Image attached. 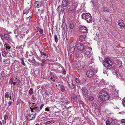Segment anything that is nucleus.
Masks as SVG:
<instances>
[{
  "label": "nucleus",
  "mask_w": 125,
  "mask_h": 125,
  "mask_svg": "<svg viewBox=\"0 0 125 125\" xmlns=\"http://www.w3.org/2000/svg\"><path fill=\"white\" fill-rule=\"evenodd\" d=\"M0 125H2L1 122L0 121Z\"/></svg>",
  "instance_id": "69168bd1"
},
{
  "label": "nucleus",
  "mask_w": 125,
  "mask_h": 125,
  "mask_svg": "<svg viewBox=\"0 0 125 125\" xmlns=\"http://www.w3.org/2000/svg\"><path fill=\"white\" fill-rule=\"evenodd\" d=\"M40 53H41V55H42H42H44V54L45 53V52H41V51H40Z\"/></svg>",
  "instance_id": "4d7b16f0"
},
{
  "label": "nucleus",
  "mask_w": 125,
  "mask_h": 125,
  "mask_svg": "<svg viewBox=\"0 0 125 125\" xmlns=\"http://www.w3.org/2000/svg\"><path fill=\"white\" fill-rule=\"evenodd\" d=\"M13 93H12V94H11V92L10 94L9 92H7L5 94V98H8L9 97L10 99H12V97L13 96Z\"/></svg>",
  "instance_id": "dca6fc26"
},
{
  "label": "nucleus",
  "mask_w": 125,
  "mask_h": 125,
  "mask_svg": "<svg viewBox=\"0 0 125 125\" xmlns=\"http://www.w3.org/2000/svg\"><path fill=\"white\" fill-rule=\"evenodd\" d=\"M4 46L6 49V50H7L8 49L9 51H10V49L11 47L9 44L7 43H5L4 45Z\"/></svg>",
  "instance_id": "b1692460"
},
{
  "label": "nucleus",
  "mask_w": 125,
  "mask_h": 125,
  "mask_svg": "<svg viewBox=\"0 0 125 125\" xmlns=\"http://www.w3.org/2000/svg\"><path fill=\"white\" fill-rule=\"evenodd\" d=\"M67 83L68 84L69 87L71 89H72L75 87V85L73 83V81H71V82L70 80H68Z\"/></svg>",
  "instance_id": "f8f14e48"
},
{
  "label": "nucleus",
  "mask_w": 125,
  "mask_h": 125,
  "mask_svg": "<svg viewBox=\"0 0 125 125\" xmlns=\"http://www.w3.org/2000/svg\"><path fill=\"white\" fill-rule=\"evenodd\" d=\"M60 90L62 92H64L65 90V87L63 85H61L60 87Z\"/></svg>",
  "instance_id": "c756f323"
},
{
  "label": "nucleus",
  "mask_w": 125,
  "mask_h": 125,
  "mask_svg": "<svg viewBox=\"0 0 125 125\" xmlns=\"http://www.w3.org/2000/svg\"><path fill=\"white\" fill-rule=\"evenodd\" d=\"M74 26L73 24H71L70 25V28L71 29H73V28Z\"/></svg>",
  "instance_id": "8fccbe9b"
},
{
  "label": "nucleus",
  "mask_w": 125,
  "mask_h": 125,
  "mask_svg": "<svg viewBox=\"0 0 125 125\" xmlns=\"http://www.w3.org/2000/svg\"><path fill=\"white\" fill-rule=\"evenodd\" d=\"M77 50L79 51H82L84 49V45L82 43H78L76 45Z\"/></svg>",
  "instance_id": "6e6552de"
},
{
  "label": "nucleus",
  "mask_w": 125,
  "mask_h": 125,
  "mask_svg": "<svg viewBox=\"0 0 125 125\" xmlns=\"http://www.w3.org/2000/svg\"><path fill=\"white\" fill-rule=\"evenodd\" d=\"M35 30L36 31L38 32L39 30V28L37 27L35 29Z\"/></svg>",
  "instance_id": "13d9d810"
},
{
  "label": "nucleus",
  "mask_w": 125,
  "mask_h": 125,
  "mask_svg": "<svg viewBox=\"0 0 125 125\" xmlns=\"http://www.w3.org/2000/svg\"><path fill=\"white\" fill-rule=\"evenodd\" d=\"M7 54V53L5 51H2V55L3 57H5Z\"/></svg>",
  "instance_id": "e433bc0d"
},
{
  "label": "nucleus",
  "mask_w": 125,
  "mask_h": 125,
  "mask_svg": "<svg viewBox=\"0 0 125 125\" xmlns=\"http://www.w3.org/2000/svg\"><path fill=\"white\" fill-rule=\"evenodd\" d=\"M4 118L5 120H6L8 119V115H5L4 116Z\"/></svg>",
  "instance_id": "49530a36"
},
{
  "label": "nucleus",
  "mask_w": 125,
  "mask_h": 125,
  "mask_svg": "<svg viewBox=\"0 0 125 125\" xmlns=\"http://www.w3.org/2000/svg\"><path fill=\"white\" fill-rule=\"evenodd\" d=\"M31 98L34 100L36 101L37 100V99L36 97V96H34V95H32Z\"/></svg>",
  "instance_id": "c03bdc74"
},
{
  "label": "nucleus",
  "mask_w": 125,
  "mask_h": 125,
  "mask_svg": "<svg viewBox=\"0 0 125 125\" xmlns=\"http://www.w3.org/2000/svg\"><path fill=\"white\" fill-rule=\"evenodd\" d=\"M76 46V45L74 44H73V45H71L70 46L69 48L70 51L71 53H74Z\"/></svg>",
  "instance_id": "f3484780"
},
{
  "label": "nucleus",
  "mask_w": 125,
  "mask_h": 125,
  "mask_svg": "<svg viewBox=\"0 0 125 125\" xmlns=\"http://www.w3.org/2000/svg\"><path fill=\"white\" fill-rule=\"evenodd\" d=\"M119 62V63H118L117 64L118 65H119V64H119V67H120V66H121L122 65V62L121 61H118Z\"/></svg>",
  "instance_id": "3c124183"
},
{
  "label": "nucleus",
  "mask_w": 125,
  "mask_h": 125,
  "mask_svg": "<svg viewBox=\"0 0 125 125\" xmlns=\"http://www.w3.org/2000/svg\"><path fill=\"white\" fill-rule=\"evenodd\" d=\"M35 125H39V124L38 123V124H36Z\"/></svg>",
  "instance_id": "774afa93"
},
{
  "label": "nucleus",
  "mask_w": 125,
  "mask_h": 125,
  "mask_svg": "<svg viewBox=\"0 0 125 125\" xmlns=\"http://www.w3.org/2000/svg\"><path fill=\"white\" fill-rule=\"evenodd\" d=\"M2 122L3 123H6V120H2Z\"/></svg>",
  "instance_id": "052dcab7"
},
{
  "label": "nucleus",
  "mask_w": 125,
  "mask_h": 125,
  "mask_svg": "<svg viewBox=\"0 0 125 125\" xmlns=\"http://www.w3.org/2000/svg\"><path fill=\"white\" fill-rule=\"evenodd\" d=\"M70 123H73L75 121V119L73 118L70 117L68 119Z\"/></svg>",
  "instance_id": "cd10ccee"
},
{
  "label": "nucleus",
  "mask_w": 125,
  "mask_h": 125,
  "mask_svg": "<svg viewBox=\"0 0 125 125\" xmlns=\"http://www.w3.org/2000/svg\"><path fill=\"white\" fill-rule=\"evenodd\" d=\"M12 103V102L10 101L8 103V104H9L8 106H10V105Z\"/></svg>",
  "instance_id": "864d4df0"
},
{
  "label": "nucleus",
  "mask_w": 125,
  "mask_h": 125,
  "mask_svg": "<svg viewBox=\"0 0 125 125\" xmlns=\"http://www.w3.org/2000/svg\"><path fill=\"white\" fill-rule=\"evenodd\" d=\"M106 125H110L111 124V123L110 121L107 120L106 122Z\"/></svg>",
  "instance_id": "ea45409f"
},
{
  "label": "nucleus",
  "mask_w": 125,
  "mask_h": 125,
  "mask_svg": "<svg viewBox=\"0 0 125 125\" xmlns=\"http://www.w3.org/2000/svg\"><path fill=\"white\" fill-rule=\"evenodd\" d=\"M85 36L84 35H81L79 37V40L80 41L83 42L85 40Z\"/></svg>",
  "instance_id": "412c9836"
},
{
  "label": "nucleus",
  "mask_w": 125,
  "mask_h": 125,
  "mask_svg": "<svg viewBox=\"0 0 125 125\" xmlns=\"http://www.w3.org/2000/svg\"><path fill=\"white\" fill-rule=\"evenodd\" d=\"M21 64L24 66H25L26 65V64L24 62V60L23 58H21Z\"/></svg>",
  "instance_id": "72a5a7b5"
},
{
  "label": "nucleus",
  "mask_w": 125,
  "mask_h": 125,
  "mask_svg": "<svg viewBox=\"0 0 125 125\" xmlns=\"http://www.w3.org/2000/svg\"><path fill=\"white\" fill-rule=\"evenodd\" d=\"M102 10L103 12H106L107 11L109 12V10L108 9H106L105 7H102Z\"/></svg>",
  "instance_id": "c85d7f7f"
},
{
  "label": "nucleus",
  "mask_w": 125,
  "mask_h": 125,
  "mask_svg": "<svg viewBox=\"0 0 125 125\" xmlns=\"http://www.w3.org/2000/svg\"><path fill=\"white\" fill-rule=\"evenodd\" d=\"M92 105L95 108H96L97 106V104L95 103H92Z\"/></svg>",
  "instance_id": "37998d69"
},
{
  "label": "nucleus",
  "mask_w": 125,
  "mask_h": 125,
  "mask_svg": "<svg viewBox=\"0 0 125 125\" xmlns=\"http://www.w3.org/2000/svg\"><path fill=\"white\" fill-rule=\"evenodd\" d=\"M76 67L77 69L79 71V72H83L85 69L84 65L82 64L78 63L76 65Z\"/></svg>",
  "instance_id": "423d86ee"
},
{
  "label": "nucleus",
  "mask_w": 125,
  "mask_h": 125,
  "mask_svg": "<svg viewBox=\"0 0 125 125\" xmlns=\"http://www.w3.org/2000/svg\"><path fill=\"white\" fill-rule=\"evenodd\" d=\"M121 121L122 124L124 125H125V119H123L121 120Z\"/></svg>",
  "instance_id": "58836bf2"
},
{
  "label": "nucleus",
  "mask_w": 125,
  "mask_h": 125,
  "mask_svg": "<svg viewBox=\"0 0 125 125\" xmlns=\"http://www.w3.org/2000/svg\"><path fill=\"white\" fill-rule=\"evenodd\" d=\"M49 78L51 80L53 81H55L57 79V77L54 73H51Z\"/></svg>",
  "instance_id": "ddd939ff"
},
{
  "label": "nucleus",
  "mask_w": 125,
  "mask_h": 125,
  "mask_svg": "<svg viewBox=\"0 0 125 125\" xmlns=\"http://www.w3.org/2000/svg\"><path fill=\"white\" fill-rule=\"evenodd\" d=\"M104 61L106 63L108 64V65L112 66V65L113 63L108 58H105L104 60Z\"/></svg>",
  "instance_id": "2eb2a0df"
},
{
  "label": "nucleus",
  "mask_w": 125,
  "mask_h": 125,
  "mask_svg": "<svg viewBox=\"0 0 125 125\" xmlns=\"http://www.w3.org/2000/svg\"><path fill=\"white\" fill-rule=\"evenodd\" d=\"M71 100L73 102H75L76 101V96L75 94H73L72 95Z\"/></svg>",
  "instance_id": "393cba45"
},
{
  "label": "nucleus",
  "mask_w": 125,
  "mask_h": 125,
  "mask_svg": "<svg viewBox=\"0 0 125 125\" xmlns=\"http://www.w3.org/2000/svg\"><path fill=\"white\" fill-rule=\"evenodd\" d=\"M77 6L78 4L77 3H73L71 7L69 8V10L73 12H74L76 11Z\"/></svg>",
  "instance_id": "39448f33"
},
{
  "label": "nucleus",
  "mask_w": 125,
  "mask_h": 125,
  "mask_svg": "<svg viewBox=\"0 0 125 125\" xmlns=\"http://www.w3.org/2000/svg\"><path fill=\"white\" fill-rule=\"evenodd\" d=\"M36 115V113L34 114V115L33 114H27L26 116V118L29 120L34 119Z\"/></svg>",
  "instance_id": "0eeeda50"
},
{
  "label": "nucleus",
  "mask_w": 125,
  "mask_h": 125,
  "mask_svg": "<svg viewBox=\"0 0 125 125\" xmlns=\"http://www.w3.org/2000/svg\"><path fill=\"white\" fill-rule=\"evenodd\" d=\"M28 61L30 62L34 63L35 62V60L34 58L32 59V60H31L30 59H28Z\"/></svg>",
  "instance_id": "c9c22d12"
},
{
  "label": "nucleus",
  "mask_w": 125,
  "mask_h": 125,
  "mask_svg": "<svg viewBox=\"0 0 125 125\" xmlns=\"http://www.w3.org/2000/svg\"><path fill=\"white\" fill-rule=\"evenodd\" d=\"M46 61V60H45L44 59H42L41 61V63H40L41 65L42 66H44L45 63Z\"/></svg>",
  "instance_id": "bb28decb"
},
{
  "label": "nucleus",
  "mask_w": 125,
  "mask_h": 125,
  "mask_svg": "<svg viewBox=\"0 0 125 125\" xmlns=\"http://www.w3.org/2000/svg\"><path fill=\"white\" fill-rule=\"evenodd\" d=\"M92 50L91 48L87 47L84 51V56L85 58V61L88 64H91L94 62V58L93 55Z\"/></svg>",
  "instance_id": "f257e3e1"
},
{
  "label": "nucleus",
  "mask_w": 125,
  "mask_h": 125,
  "mask_svg": "<svg viewBox=\"0 0 125 125\" xmlns=\"http://www.w3.org/2000/svg\"><path fill=\"white\" fill-rule=\"evenodd\" d=\"M43 97L44 99H45L46 96L45 95H43Z\"/></svg>",
  "instance_id": "0e129e2a"
},
{
  "label": "nucleus",
  "mask_w": 125,
  "mask_h": 125,
  "mask_svg": "<svg viewBox=\"0 0 125 125\" xmlns=\"http://www.w3.org/2000/svg\"><path fill=\"white\" fill-rule=\"evenodd\" d=\"M62 5H61L59 6L57 9V11L59 12H61L62 13L63 12L64 10V8Z\"/></svg>",
  "instance_id": "6ab92c4d"
},
{
  "label": "nucleus",
  "mask_w": 125,
  "mask_h": 125,
  "mask_svg": "<svg viewBox=\"0 0 125 125\" xmlns=\"http://www.w3.org/2000/svg\"><path fill=\"white\" fill-rule=\"evenodd\" d=\"M87 29L84 26H82L79 28V31L82 33H86L87 31Z\"/></svg>",
  "instance_id": "4468645a"
},
{
  "label": "nucleus",
  "mask_w": 125,
  "mask_h": 125,
  "mask_svg": "<svg viewBox=\"0 0 125 125\" xmlns=\"http://www.w3.org/2000/svg\"><path fill=\"white\" fill-rule=\"evenodd\" d=\"M88 97H86L90 100L92 101L94 100V98L92 96H90V94L89 93V95Z\"/></svg>",
  "instance_id": "473e14b6"
},
{
  "label": "nucleus",
  "mask_w": 125,
  "mask_h": 125,
  "mask_svg": "<svg viewBox=\"0 0 125 125\" xmlns=\"http://www.w3.org/2000/svg\"><path fill=\"white\" fill-rule=\"evenodd\" d=\"M31 16H29L28 17H26V19L27 20H29L31 19Z\"/></svg>",
  "instance_id": "6e6d98bb"
},
{
  "label": "nucleus",
  "mask_w": 125,
  "mask_h": 125,
  "mask_svg": "<svg viewBox=\"0 0 125 125\" xmlns=\"http://www.w3.org/2000/svg\"><path fill=\"white\" fill-rule=\"evenodd\" d=\"M68 0H62V4L63 7H65L68 6Z\"/></svg>",
  "instance_id": "a211bd4d"
},
{
  "label": "nucleus",
  "mask_w": 125,
  "mask_h": 125,
  "mask_svg": "<svg viewBox=\"0 0 125 125\" xmlns=\"http://www.w3.org/2000/svg\"><path fill=\"white\" fill-rule=\"evenodd\" d=\"M48 124H50V123L49 121H48L47 122H46L45 123V124L47 125Z\"/></svg>",
  "instance_id": "680f3d73"
},
{
  "label": "nucleus",
  "mask_w": 125,
  "mask_h": 125,
  "mask_svg": "<svg viewBox=\"0 0 125 125\" xmlns=\"http://www.w3.org/2000/svg\"><path fill=\"white\" fill-rule=\"evenodd\" d=\"M103 65H104V66H105V67H106V65H105V64H104V63L103 64Z\"/></svg>",
  "instance_id": "338daca9"
},
{
  "label": "nucleus",
  "mask_w": 125,
  "mask_h": 125,
  "mask_svg": "<svg viewBox=\"0 0 125 125\" xmlns=\"http://www.w3.org/2000/svg\"><path fill=\"white\" fill-rule=\"evenodd\" d=\"M118 23L119 26L120 27V28L123 27L125 26V24L123 23L122 20H120L118 22Z\"/></svg>",
  "instance_id": "aec40b11"
},
{
  "label": "nucleus",
  "mask_w": 125,
  "mask_h": 125,
  "mask_svg": "<svg viewBox=\"0 0 125 125\" xmlns=\"http://www.w3.org/2000/svg\"><path fill=\"white\" fill-rule=\"evenodd\" d=\"M59 125H64L63 123L62 122H60L59 124Z\"/></svg>",
  "instance_id": "bf43d9fd"
},
{
  "label": "nucleus",
  "mask_w": 125,
  "mask_h": 125,
  "mask_svg": "<svg viewBox=\"0 0 125 125\" xmlns=\"http://www.w3.org/2000/svg\"><path fill=\"white\" fill-rule=\"evenodd\" d=\"M66 73V72L65 71H64L63 73H62V74H63L64 75Z\"/></svg>",
  "instance_id": "e2e57ef3"
},
{
  "label": "nucleus",
  "mask_w": 125,
  "mask_h": 125,
  "mask_svg": "<svg viewBox=\"0 0 125 125\" xmlns=\"http://www.w3.org/2000/svg\"><path fill=\"white\" fill-rule=\"evenodd\" d=\"M74 80L76 83H80L81 81L78 78H75L74 79Z\"/></svg>",
  "instance_id": "2f4dec72"
},
{
  "label": "nucleus",
  "mask_w": 125,
  "mask_h": 125,
  "mask_svg": "<svg viewBox=\"0 0 125 125\" xmlns=\"http://www.w3.org/2000/svg\"><path fill=\"white\" fill-rule=\"evenodd\" d=\"M35 7L39 8L41 6V5L40 3H38L37 1H36L34 4Z\"/></svg>",
  "instance_id": "a878e982"
},
{
  "label": "nucleus",
  "mask_w": 125,
  "mask_h": 125,
  "mask_svg": "<svg viewBox=\"0 0 125 125\" xmlns=\"http://www.w3.org/2000/svg\"><path fill=\"white\" fill-rule=\"evenodd\" d=\"M50 124H52L55 122V120H52L50 121H49Z\"/></svg>",
  "instance_id": "09e8293b"
},
{
  "label": "nucleus",
  "mask_w": 125,
  "mask_h": 125,
  "mask_svg": "<svg viewBox=\"0 0 125 125\" xmlns=\"http://www.w3.org/2000/svg\"><path fill=\"white\" fill-rule=\"evenodd\" d=\"M62 103H63V104H62V105H64L65 104V103L66 104H67L70 103V102L69 101L67 100H65V99H63L62 100V101H61L60 102V104H62Z\"/></svg>",
  "instance_id": "4be33fe9"
},
{
  "label": "nucleus",
  "mask_w": 125,
  "mask_h": 125,
  "mask_svg": "<svg viewBox=\"0 0 125 125\" xmlns=\"http://www.w3.org/2000/svg\"><path fill=\"white\" fill-rule=\"evenodd\" d=\"M19 80L17 79L16 78H15L14 79L13 78V83L15 85L16 84L18 85L19 84Z\"/></svg>",
  "instance_id": "5701e85b"
},
{
  "label": "nucleus",
  "mask_w": 125,
  "mask_h": 125,
  "mask_svg": "<svg viewBox=\"0 0 125 125\" xmlns=\"http://www.w3.org/2000/svg\"><path fill=\"white\" fill-rule=\"evenodd\" d=\"M44 104H42L41 105L40 108H39V110L40 111L42 109V107L44 106Z\"/></svg>",
  "instance_id": "de8ad7c7"
},
{
  "label": "nucleus",
  "mask_w": 125,
  "mask_h": 125,
  "mask_svg": "<svg viewBox=\"0 0 125 125\" xmlns=\"http://www.w3.org/2000/svg\"><path fill=\"white\" fill-rule=\"evenodd\" d=\"M50 111V109L48 108H47L45 109V111L46 112H48Z\"/></svg>",
  "instance_id": "5fc2aeb1"
},
{
  "label": "nucleus",
  "mask_w": 125,
  "mask_h": 125,
  "mask_svg": "<svg viewBox=\"0 0 125 125\" xmlns=\"http://www.w3.org/2000/svg\"><path fill=\"white\" fill-rule=\"evenodd\" d=\"M4 37L5 39L7 40L10 43L12 42L11 37L7 33H4Z\"/></svg>",
  "instance_id": "1a4fd4ad"
},
{
  "label": "nucleus",
  "mask_w": 125,
  "mask_h": 125,
  "mask_svg": "<svg viewBox=\"0 0 125 125\" xmlns=\"http://www.w3.org/2000/svg\"><path fill=\"white\" fill-rule=\"evenodd\" d=\"M82 17L83 19L86 20L88 23L92 22V21L91 16L89 13H83L82 15Z\"/></svg>",
  "instance_id": "f03ea898"
},
{
  "label": "nucleus",
  "mask_w": 125,
  "mask_h": 125,
  "mask_svg": "<svg viewBox=\"0 0 125 125\" xmlns=\"http://www.w3.org/2000/svg\"><path fill=\"white\" fill-rule=\"evenodd\" d=\"M30 11V10L28 9H26L23 11V14H27Z\"/></svg>",
  "instance_id": "7c9ffc66"
},
{
  "label": "nucleus",
  "mask_w": 125,
  "mask_h": 125,
  "mask_svg": "<svg viewBox=\"0 0 125 125\" xmlns=\"http://www.w3.org/2000/svg\"><path fill=\"white\" fill-rule=\"evenodd\" d=\"M29 93L31 95L33 94V89L32 88H31L30 89L29 91Z\"/></svg>",
  "instance_id": "4c0bfd02"
},
{
  "label": "nucleus",
  "mask_w": 125,
  "mask_h": 125,
  "mask_svg": "<svg viewBox=\"0 0 125 125\" xmlns=\"http://www.w3.org/2000/svg\"><path fill=\"white\" fill-rule=\"evenodd\" d=\"M99 96L100 100L103 101L107 100L109 97V95L106 93H100L99 94Z\"/></svg>",
  "instance_id": "7ed1b4c3"
},
{
  "label": "nucleus",
  "mask_w": 125,
  "mask_h": 125,
  "mask_svg": "<svg viewBox=\"0 0 125 125\" xmlns=\"http://www.w3.org/2000/svg\"><path fill=\"white\" fill-rule=\"evenodd\" d=\"M122 104L125 107V97L122 100Z\"/></svg>",
  "instance_id": "a19ab883"
},
{
  "label": "nucleus",
  "mask_w": 125,
  "mask_h": 125,
  "mask_svg": "<svg viewBox=\"0 0 125 125\" xmlns=\"http://www.w3.org/2000/svg\"><path fill=\"white\" fill-rule=\"evenodd\" d=\"M9 83L10 84H12L13 83V78H11L9 81Z\"/></svg>",
  "instance_id": "79ce46f5"
},
{
  "label": "nucleus",
  "mask_w": 125,
  "mask_h": 125,
  "mask_svg": "<svg viewBox=\"0 0 125 125\" xmlns=\"http://www.w3.org/2000/svg\"><path fill=\"white\" fill-rule=\"evenodd\" d=\"M45 57L46 58H47L48 57V55L47 54V53H45L44 54V55Z\"/></svg>",
  "instance_id": "603ef678"
},
{
  "label": "nucleus",
  "mask_w": 125,
  "mask_h": 125,
  "mask_svg": "<svg viewBox=\"0 0 125 125\" xmlns=\"http://www.w3.org/2000/svg\"><path fill=\"white\" fill-rule=\"evenodd\" d=\"M31 111L32 112L38 113L40 111L39 107L37 105H32L30 108Z\"/></svg>",
  "instance_id": "20e7f679"
},
{
  "label": "nucleus",
  "mask_w": 125,
  "mask_h": 125,
  "mask_svg": "<svg viewBox=\"0 0 125 125\" xmlns=\"http://www.w3.org/2000/svg\"><path fill=\"white\" fill-rule=\"evenodd\" d=\"M82 93L83 95L85 97H88L89 93L88 92L86 88L85 87H83L82 88Z\"/></svg>",
  "instance_id": "9b49d317"
},
{
  "label": "nucleus",
  "mask_w": 125,
  "mask_h": 125,
  "mask_svg": "<svg viewBox=\"0 0 125 125\" xmlns=\"http://www.w3.org/2000/svg\"><path fill=\"white\" fill-rule=\"evenodd\" d=\"M39 31L40 33L42 34L43 32V31L42 29L41 28H39Z\"/></svg>",
  "instance_id": "a18cd8bd"
},
{
  "label": "nucleus",
  "mask_w": 125,
  "mask_h": 125,
  "mask_svg": "<svg viewBox=\"0 0 125 125\" xmlns=\"http://www.w3.org/2000/svg\"><path fill=\"white\" fill-rule=\"evenodd\" d=\"M55 42L57 43L58 41V38L56 35H55L54 36Z\"/></svg>",
  "instance_id": "f704fd0d"
},
{
  "label": "nucleus",
  "mask_w": 125,
  "mask_h": 125,
  "mask_svg": "<svg viewBox=\"0 0 125 125\" xmlns=\"http://www.w3.org/2000/svg\"><path fill=\"white\" fill-rule=\"evenodd\" d=\"M94 71L92 70H88L86 72V74L87 77H91L94 75Z\"/></svg>",
  "instance_id": "9d476101"
}]
</instances>
